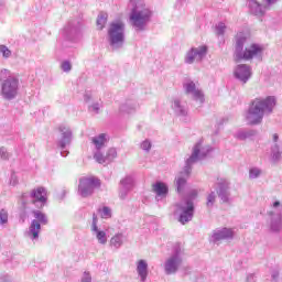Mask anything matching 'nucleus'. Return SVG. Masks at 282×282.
<instances>
[{
  "label": "nucleus",
  "mask_w": 282,
  "mask_h": 282,
  "mask_svg": "<svg viewBox=\"0 0 282 282\" xmlns=\"http://www.w3.org/2000/svg\"><path fill=\"white\" fill-rule=\"evenodd\" d=\"M276 107V98L270 96L265 99H254L247 112V121L249 124H259L263 120L265 111H272Z\"/></svg>",
  "instance_id": "obj_1"
},
{
  "label": "nucleus",
  "mask_w": 282,
  "mask_h": 282,
  "mask_svg": "<svg viewBox=\"0 0 282 282\" xmlns=\"http://www.w3.org/2000/svg\"><path fill=\"white\" fill-rule=\"evenodd\" d=\"M132 6L130 12V23L137 30H144L147 23H149V19H151V10L147 8L144 0H130Z\"/></svg>",
  "instance_id": "obj_2"
},
{
  "label": "nucleus",
  "mask_w": 282,
  "mask_h": 282,
  "mask_svg": "<svg viewBox=\"0 0 282 282\" xmlns=\"http://www.w3.org/2000/svg\"><path fill=\"white\" fill-rule=\"evenodd\" d=\"M243 43H246V37L239 39L236 43V52H235V61L239 63V61H252L254 56H259L263 48L258 44H249L245 47Z\"/></svg>",
  "instance_id": "obj_3"
},
{
  "label": "nucleus",
  "mask_w": 282,
  "mask_h": 282,
  "mask_svg": "<svg viewBox=\"0 0 282 282\" xmlns=\"http://www.w3.org/2000/svg\"><path fill=\"white\" fill-rule=\"evenodd\" d=\"M0 80L2 82V96L4 98L11 100V98H14L19 94V79L12 77L10 70L2 69L0 72Z\"/></svg>",
  "instance_id": "obj_4"
},
{
  "label": "nucleus",
  "mask_w": 282,
  "mask_h": 282,
  "mask_svg": "<svg viewBox=\"0 0 282 282\" xmlns=\"http://www.w3.org/2000/svg\"><path fill=\"white\" fill-rule=\"evenodd\" d=\"M108 35L110 45H122L124 43V23L122 21L111 22Z\"/></svg>",
  "instance_id": "obj_5"
},
{
  "label": "nucleus",
  "mask_w": 282,
  "mask_h": 282,
  "mask_svg": "<svg viewBox=\"0 0 282 282\" xmlns=\"http://www.w3.org/2000/svg\"><path fill=\"white\" fill-rule=\"evenodd\" d=\"M100 180L95 176L83 177L79 180L78 193L82 197H89L95 188H100Z\"/></svg>",
  "instance_id": "obj_6"
},
{
  "label": "nucleus",
  "mask_w": 282,
  "mask_h": 282,
  "mask_svg": "<svg viewBox=\"0 0 282 282\" xmlns=\"http://www.w3.org/2000/svg\"><path fill=\"white\" fill-rule=\"evenodd\" d=\"M208 52V47L206 46H199L197 48H192L185 58V62L189 65L192 63H195V61H202L204 56H206V53Z\"/></svg>",
  "instance_id": "obj_7"
},
{
  "label": "nucleus",
  "mask_w": 282,
  "mask_h": 282,
  "mask_svg": "<svg viewBox=\"0 0 282 282\" xmlns=\"http://www.w3.org/2000/svg\"><path fill=\"white\" fill-rule=\"evenodd\" d=\"M31 197H33L32 204H36V202H41V208L47 204V191L44 187H36L31 192Z\"/></svg>",
  "instance_id": "obj_8"
},
{
  "label": "nucleus",
  "mask_w": 282,
  "mask_h": 282,
  "mask_svg": "<svg viewBox=\"0 0 282 282\" xmlns=\"http://www.w3.org/2000/svg\"><path fill=\"white\" fill-rule=\"evenodd\" d=\"M235 76L239 80H242V83H246L250 76H252V72L250 70V66L242 64L238 65L236 70H235Z\"/></svg>",
  "instance_id": "obj_9"
},
{
  "label": "nucleus",
  "mask_w": 282,
  "mask_h": 282,
  "mask_svg": "<svg viewBox=\"0 0 282 282\" xmlns=\"http://www.w3.org/2000/svg\"><path fill=\"white\" fill-rule=\"evenodd\" d=\"M181 210H183L178 219L181 224H187V221H191V219H193V212L195 210L193 202H187V207H181Z\"/></svg>",
  "instance_id": "obj_10"
},
{
  "label": "nucleus",
  "mask_w": 282,
  "mask_h": 282,
  "mask_svg": "<svg viewBox=\"0 0 282 282\" xmlns=\"http://www.w3.org/2000/svg\"><path fill=\"white\" fill-rule=\"evenodd\" d=\"M185 89L187 94H193L195 100H198V102H204V94L202 90L197 89L195 83L191 82L186 84Z\"/></svg>",
  "instance_id": "obj_11"
},
{
  "label": "nucleus",
  "mask_w": 282,
  "mask_h": 282,
  "mask_svg": "<svg viewBox=\"0 0 282 282\" xmlns=\"http://www.w3.org/2000/svg\"><path fill=\"white\" fill-rule=\"evenodd\" d=\"M188 175H191L189 171L181 172L180 175L175 178V186L177 193H182L184 188L186 187V180H188Z\"/></svg>",
  "instance_id": "obj_12"
},
{
  "label": "nucleus",
  "mask_w": 282,
  "mask_h": 282,
  "mask_svg": "<svg viewBox=\"0 0 282 282\" xmlns=\"http://www.w3.org/2000/svg\"><path fill=\"white\" fill-rule=\"evenodd\" d=\"M215 241H221V239H232L235 237V231L230 228H224L221 231L214 234Z\"/></svg>",
  "instance_id": "obj_13"
},
{
  "label": "nucleus",
  "mask_w": 282,
  "mask_h": 282,
  "mask_svg": "<svg viewBox=\"0 0 282 282\" xmlns=\"http://www.w3.org/2000/svg\"><path fill=\"white\" fill-rule=\"evenodd\" d=\"M137 272L139 276H141V281H145L147 276L149 274V264H147V261L139 260L137 264Z\"/></svg>",
  "instance_id": "obj_14"
},
{
  "label": "nucleus",
  "mask_w": 282,
  "mask_h": 282,
  "mask_svg": "<svg viewBox=\"0 0 282 282\" xmlns=\"http://www.w3.org/2000/svg\"><path fill=\"white\" fill-rule=\"evenodd\" d=\"M152 191L159 196L166 195V193H169V186L162 182H158L152 185Z\"/></svg>",
  "instance_id": "obj_15"
},
{
  "label": "nucleus",
  "mask_w": 282,
  "mask_h": 282,
  "mask_svg": "<svg viewBox=\"0 0 282 282\" xmlns=\"http://www.w3.org/2000/svg\"><path fill=\"white\" fill-rule=\"evenodd\" d=\"M165 270L167 274H173V272H177V258L169 259L165 264Z\"/></svg>",
  "instance_id": "obj_16"
},
{
  "label": "nucleus",
  "mask_w": 282,
  "mask_h": 282,
  "mask_svg": "<svg viewBox=\"0 0 282 282\" xmlns=\"http://www.w3.org/2000/svg\"><path fill=\"white\" fill-rule=\"evenodd\" d=\"M30 232L33 239H39V234L41 232V223L37 220H32L30 226Z\"/></svg>",
  "instance_id": "obj_17"
},
{
  "label": "nucleus",
  "mask_w": 282,
  "mask_h": 282,
  "mask_svg": "<svg viewBox=\"0 0 282 282\" xmlns=\"http://www.w3.org/2000/svg\"><path fill=\"white\" fill-rule=\"evenodd\" d=\"M200 147L202 145H199V144H196L194 147L192 155L186 161L187 166H191V164H195V162H197V160L199 158V149H200Z\"/></svg>",
  "instance_id": "obj_18"
},
{
  "label": "nucleus",
  "mask_w": 282,
  "mask_h": 282,
  "mask_svg": "<svg viewBox=\"0 0 282 282\" xmlns=\"http://www.w3.org/2000/svg\"><path fill=\"white\" fill-rule=\"evenodd\" d=\"M105 133H101L97 138H93V143L95 144L96 149H102V147H105Z\"/></svg>",
  "instance_id": "obj_19"
},
{
  "label": "nucleus",
  "mask_w": 282,
  "mask_h": 282,
  "mask_svg": "<svg viewBox=\"0 0 282 282\" xmlns=\"http://www.w3.org/2000/svg\"><path fill=\"white\" fill-rule=\"evenodd\" d=\"M33 215L35 217V221L40 223V224H47V217L45 216V214H43V212L41 210H33Z\"/></svg>",
  "instance_id": "obj_20"
},
{
  "label": "nucleus",
  "mask_w": 282,
  "mask_h": 282,
  "mask_svg": "<svg viewBox=\"0 0 282 282\" xmlns=\"http://www.w3.org/2000/svg\"><path fill=\"white\" fill-rule=\"evenodd\" d=\"M110 246L115 248H120L122 246V234H117L110 239Z\"/></svg>",
  "instance_id": "obj_21"
},
{
  "label": "nucleus",
  "mask_w": 282,
  "mask_h": 282,
  "mask_svg": "<svg viewBox=\"0 0 282 282\" xmlns=\"http://www.w3.org/2000/svg\"><path fill=\"white\" fill-rule=\"evenodd\" d=\"M97 29L98 30H104L105 25H107V14H100L97 18Z\"/></svg>",
  "instance_id": "obj_22"
},
{
  "label": "nucleus",
  "mask_w": 282,
  "mask_h": 282,
  "mask_svg": "<svg viewBox=\"0 0 282 282\" xmlns=\"http://www.w3.org/2000/svg\"><path fill=\"white\" fill-rule=\"evenodd\" d=\"M97 240L99 241V243L105 246V243H107V232L102 230L97 231Z\"/></svg>",
  "instance_id": "obj_23"
},
{
  "label": "nucleus",
  "mask_w": 282,
  "mask_h": 282,
  "mask_svg": "<svg viewBox=\"0 0 282 282\" xmlns=\"http://www.w3.org/2000/svg\"><path fill=\"white\" fill-rule=\"evenodd\" d=\"M0 53L4 58H10L12 52L6 46V45H0Z\"/></svg>",
  "instance_id": "obj_24"
},
{
  "label": "nucleus",
  "mask_w": 282,
  "mask_h": 282,
  "mask_svg": "<svg viewBox=\"0 0 282 282\" xmlns=\"http://www.w3.org/2000/svg\"><path fill=\"white\" fill-rule=\"evenodd\" d=\"M0 224H8V210H0Z\"/></svg>",
  "instance_id": "obj_25"
},
{
  "label": "nucleus",
  "mask_w": 282,
  "mask_h": 282,
  "mask_svg": "<svg viewBox=\"0 0 282 282\" xmlns=\"http://www.w3.org/2000/svg\"><path fill=\"white\" fill-rule=\"evenodd\" d=\"M102 219L111 218V209L109 207H104L101 212Z\"/></svg>",
  "instance_id": "obj_26"
},
{
  "label": "nucleus",
  "mask_w": 282,
  "mask_h": 282,
  "mask_svg": "<svg viewBox=\"0 0 282 282\" xmlns=\"http://www.w3.org/2000/svg\"><path fill=\"white\" fill-rule=\"evenodd\" d=\"M173 108L178 111L180 113H186V111L184 109H182V106L180 105V101L178 100H175L173 102Z\"/></svg>",
  "instance_id": "obj_27"
},
{
  "label": "nucleus",
  "mask_w": 282,
  "mask_h": 282,
  "mask_svg": "<svg viewBox=\"0 0 282 282\" xmlns=\"http://www.w3.org/2000/svg\"><path fill=\"white\" fill-rule=\"evenodd\" d=\"M98 217L96 215L93 216V228L91 230L94 232H100V230H98Z\"/></svg>",
  "instance_id": "obj_28"
},
{
  "label": "nucleus",
  "mask_w": 282,
  "mask_h": 282,
  "mask_svg": "<svg viewBox=\"0 0 282 282\" xmlns=\"http://www.w3.org/2000/svg\"><path fill=\"white\" fill-rule=\"evenodd\" d=\"M94 158H95L96 162H98V164H105V162H106V159L101 153L95 154Z\"/></svg>",
  "instance_id": "obj_29"
},
{
  "label": "nucleus",
  "mask_w": 282,
  "mask_h": 282,
  "mask_svg": "<svg viewBox=\"0 0 282 282\" xmlns=\"http://www.w3.org/2000/svg\"><path fill=\"white\" fill-rule=\"evenodd\" d=\"M62 69H63V72H70L72 70V64L69 62H63L62 63Z\"/></svg>",
  "instance_id": "obj_30"
},
{
  "label": "nucleus",
  "mask_w": 282,
  "mask_h": 282,
  "mask_svg": "<svg viewBox=\"0 0 282 282\" xmlns=\"http://www.w3.org/2000/svg\"><path fill=\"white\" fill-rule=\"evenodd\" d=\"M141 149H143V151H149L151 150V142L149 140H145L141 143Z\"/></svg>",
  "instance_id": "obj_31"
},
{
  "label": "nucleus",
  "mask_w": 282,
  "mask_h": 282,
  "mask_svg": "<svg viewBox=\"0 0 282 282\" xmlns=\"http://www.w3.org/2000/svg\"><path fill=\"white\" fill-rule=\"evenodd\" d=\"M261 175V171L257 169L250 170V177H259Z\"/></svg>",
  "instance_id": "obj_32"
},
{
  "label": "nucleus",
  "mask_w": 282,
  "mask_h": 282,
  "mask_svg": "<svg viewBox=\"0 0 282 282\" xmlns=\"http://www.w3.org/2000/svg\"><path fill=\"white\" fill-rule=\"evenodd\" d=\"M210 204H215V194L212 193L207 197V206H210Z\"/></svg>",
  "instance_id": "obj_33"
},
{
  "label": "nucleus",
  "mask_w": 282,
  "mask_h": 282,
  "mask_svg": "<svg viewBox=\"0 0 282 282\" xmlns=\"http://www.w3.org/2000/svg\"><path fill=\"white\" fill-rule=\"evenodd\" d=\"M116 155H117L116 149H110L107 158H116Z\"/></svg>",
  "instance_id": "obj_34"
},
{
  "label": "nucleus",
  "mask_w": 282,
  "mask_h": 282,
  "mask_svg": "<svg viewBox=\"0 0 282 282\" xmlns=\"http://www.w3.org/2000/svg\"><path fill=\"white\" fill-rule=\"evenodd\" d=\"M218 28L220 29V30L218 31V34H224V30H226V25H224V23H220V24L218 25Z\"/></svg>",
  "instance_id": "obj_35"
},
{
  "label": "nucleus",
  "mask_w": 282,
  "mask_h": 282,
  "mask_svg": "<svg viewBox=\"0 0 282 282\" xmlns=\"http://www.w3.org/2000/svg\"><path fill=\"white\" fill-rule=\"evenodd\" d=\"M64 138H72V132H70L69 130H67V131L65 132Z\"/></svg>",
  "instance_id": "obj_36"
},
{
  "label": "nucleus",
  "mask_w": 282,
  "mask_h": 282,
  "mask_svg": "<svg viewBox=\"0 0 282 282\" xmlns=\"http://www.w3.org/2000/svg\"><path fill=\"white\" fill-rule=\"evenodd\" d=\"M265 1H267L268 6H272V3L276 2V0H265Z\"/></svg>",
  "instance_id": "obj_37"
},
{
  "label": "nucleus",
  "mask_w": 282,
  "mask_h": 282,
  "mask_svg": "<svg viewBox=\"0 0 282 282\" xmlns=\"http://www.w3.org/2000/svg\"><path fill=\"white\" fill-rule=\"evenodd\" d=\"M276 206H281V203L280 202H274L273 207L276 208Z\"/></svg>",
  "instance_id": "obj_38"
},
{
  "label": "nucleus",
  "mask_w": 282,
  "mask_h": 282,
  "mask_svg": "<svg viewBox=\"0 0 282 282\" xmlns=\"http://www.w3.org/2000/svg\"><path fill=\"white\" fill-rule=\"evenodd\" d=\"M273 140L276 142L279 140V134H273Z\"/></svg>",
  "instance_id": "obj_39"
},
{
  "label": "nucleus",
  "mask_w": 282,
  "mask_h": 282,
  "mask_svg": "<svg viewBox=\"0 0 282 282\" xmlns=\"http://www.w3.org/2000/svg\"><path fill=\"white\" fill-rule=\"evenodd\" d=\"M192 197H197V192H194V193L192 194Z\"/></svg>",
  "instance_id": "obj_40"
},
{
  "label": "nucleus",
  "mask_w": 282,
  "mask_h": 282,
  "mask_svg": "<svg viewBox=\"0 0 282 282\" xmlns=\"http://www.w3.org/2000/svg\"><path fill=\"white\" fill-rule=\"evenodd\" d=\"M84 282H91V278H87Z\"/></svg>",
  "instance_id": "obj_41"
},
{
  "label": "nucleus",
  "mask_w": 282,
  "mask_h": 282,
  "mask_svg": "<svg viewBox=\"0 0 282 282\" xmlns=\"http://www.w3.org/2000/svg\"><path fill=\"white\" fill-rule=\"evenodd\" d=\"M256 6H257L258 8H260V7H261V4H259V3H256Z\"/></svg>",
  "instance_id": "obj_42"
}]
</instances>
